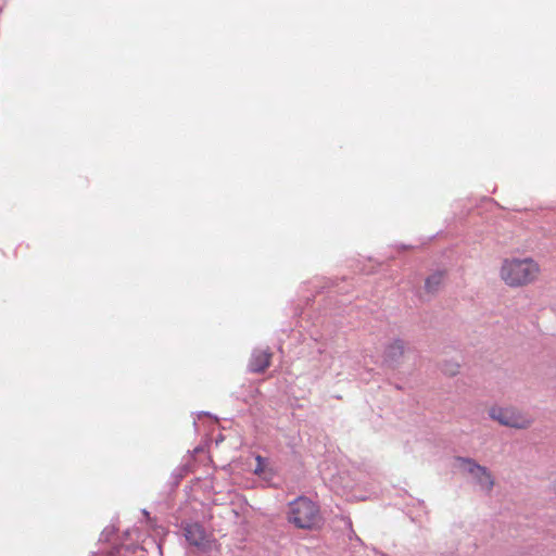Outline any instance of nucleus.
Instances as JSON below:
<instances>
[{"label":"nucleus","instance_id":"nucleus-1","mask_svg":"<svg viewBox=\"0 0 556 556\" xmlns=\"http://www.w3.org/2000/svg\"><path fill=\"white\" fill-rule=\"evenodd\" d=\"M541 268L532 257L504 258L500 268V277L510 288L526 287L539 278Z\"/></svg>","mask_w":556,"mask_h":556},{"label":"nucleus","instance_id":"nucleus-2","mask_svg":"<svg viewBox=\"0 0 556 556\" xmlns=\"http://www.w3.org/2000/svg\"><path fill=\"white\" fill-rule=\"evenodd\" d=\"M287 519L299 529H316L321 522L319 507L312 500L300 496L289 503Z\"/></svg>","mask_w":556,"mask_h":556},{"label":"nucleus","instance_id":"nucleus-3","mask_svg":"<svg viewBox=\"0 0 556 556\" xmlns=\"http://www.w3.org/2000/svg\"><path fill=\"white\" fill-rule=\"evenodd\" d=\"M488 415L501 426L517 430L529 429L534 424L530 414L513 405H493L488 409Z\"/></svg>","mask_w":556,"mask_h":556},{"label":"nucleus","instance_id":"nucleus-4","mask_svg":"<svg viewBox=\"0 0 556 556\" xmlns=\"http://www.w3.org/2000/svg\"><path fill=\"white\" fill-rule=\"evenodd\" d=\"M456 462L458 463V467L470 476L482 492L490 493L492 491L494 478L485 466L478 464L475 459L469 457H457Z\"/></svg>","mask_w":556,"mask_h":556},{"label":"nucleus","instance_id":"nucleus-5","mask_svg":"<svg viewBox=\"0 0 556 556\" xmlns=\"http://www.w3.org/2000/svg\"><path fill=\"white\" fill-rule=\"evenodd\" d=\"M185 536L191 545L204 552L210 551L214 543L212 535L199 523H188L185 527Z\"/></svg>","mask_w":556,"mask_h":556},{"label":"nucleus","instance_id":"nucleus-6","mask_svg":"<svg viewBox=\"0 0 556 556\" xmlns=\"http://www.w3.org/2000/svg\"><path fill=\"white\" fill-rule=\"evenodd\" d=\"M270 356L267 350H255L250 359V370L254 372L264 371L269 366Z\"/></svg>","mask_w":556,"mask_h":556},{"label":"nucleus","instance_id":"nucleus-7","mask_svg":"<svg viewBox=\"0 0 556 556\" xmlns=\"http://www.w3.org/2000/svg\"><path fill=\"white\" fill-rule=\"evenodd\" d=\"M404 342L402 340H393L390 342L384 350V361L389 364H394L404 354Z\"/></svg>","mask_w":556,"mask_h":556},{"label":"nucleus","instance_id":"nucleus-8","mask_svg":"<svg viewBox=\"0 0 556 556\" xmlns=\"http://www.w3.org/2000/svg\"><path fill=\"white\" fill-rule=\"evenodd\" d=\"M443 283V273L438 271L430 275L425 283V288L429 293L437 292Z\"/></svg>","mask_w":556,"mask_h":556},{"label":"nucleus","instance_id":"nucleus-9","mask_svg":"<svg viewBox=\"0 0 556 556\" xmlns=\"http://www.w3.org/2000/svg\"><path fill=\"white\" fill-rule=\"evenodd\" d=\"M255 459H256V462H257V466L255 467L254 472H255L256 475H261L262 472H264V463H265V460H264V458H263L262 456H260V455H258V456H256V458H255Z\"/></svg>","mask_w":556,"mask_h":556},{"label":"nucleus","instance_id":"nucleus-10","mask_svg":"<svg viewBox=\"0 0 556 556\" xmlns=\"http://www.w3.org/2000/svg\"><path fill=\"white\" fill-rule=\"evenodd\" d=\"M456 371H457V366H455V369H452V370L450 371V374H451V375H455V374H456Z\"/></svg>","mask_w":556,"mask_h":556},{"label":"nucleus","instance_id":"nucleus-11","mask_svg":"<svg viewBox=\"0 0 556 556\" xmlns=\"http://www.w3.org/2000/svg\"><path fill=\"white\" fill-rule=\"evenodd\" d=\"M554 491L556 492V480L553 483Z\"/></svg>","mask_w":556,"mask_h":556}]
</instances>
